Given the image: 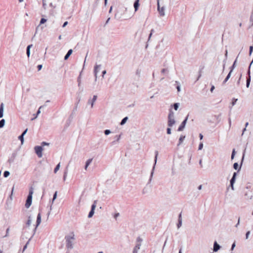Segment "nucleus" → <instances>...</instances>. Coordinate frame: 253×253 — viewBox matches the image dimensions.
I'll return each mask as SVG.
<instances>
[{"instance_id":"f257e3e1","label":"nucleus","mask_w":253,"mask_h":253,"mask_svg":"<svg viewBox=\"0 0 253 253\" xmlns=\"http://www.w3.org/2000/svg\"><path fill=\"white\" fill-rule=\"evenodd\" d=\"M75 239V235L74 232H70L65 236L66 246L68 248H73V241Z\"/></svg>"},{"instance_id":"f03ea898","label":"nucleus","mask_w":253,"mask_h":253,"mask_svg":"<svg viewBox=\"0 0 253 253\" xmlns=\"http://www.w3.org/2000/svg\"><path fill=\"white\" fill-rule=\"evenodd\" d=\"M139 0H135L133 5L134 11H129L128 13H127L126 15V18L130 19L131 17H132L134 15L135 12H136L138 10V7L139 6Z\"/></svg>"},{"instance_id":"7ed1b4c3","label":"nucleus","mask_w":253,"mask_h":253,"mask_svg":"<svg viewBox=\"0 0 253 253\" xmlns=\"http://www.w3.org/2000/svg\"><path fill=\"white\" fill-rule=\"evenodd\" d=\"M175 124L174 114L172 111L170 110L168 115V125L169 127L172 126Z\"/></svg>"},{"instance_id":"20e7f679","label":"nucleus","mask_w":253,"mask_h":253,"mask_svg":"<svg viewBox=\"0 0 253 253\" xmlns=\"http://www.w3.org/2000/svg\"><path fill=\"white\" fill-rule=\"evenodd\" d=\"M143 240L141 238L138 237L136 240V244L133 248L132 253H140V248Z\"/></svg>"},{"instance_id":"39448f33","label":"nucleus","mask_w":253,"mask_h":253,"mask_svg":"<svg viewBox=\"0 0 253 253\" xmlns=\"http://www.w3.org/2000/svg\"><path fill=\"white\" fill-rule=\"evenodd\" d=\"M34 193V189L33 188H31L29 191V194L28 196L27 199L26 200V202L25 204V206L27 208H29L32 204V197L33 194Z\"/></svg>"},{"instance_id":"423d86ee","label":"nucleus","mask_w":253,"mask_h":253,"mask_svg":"<svg viewBox=\"0 0 253 253\" xmlns=\"http://www.w3.org/2000/svg\"><path fill=\"white\" fill-rule=\"evenodd\" d=\"M35 153L37 155L39 158H42V151L43 148L41 146H36L34 147Z\"/></svg>"},{"instance_id":"0eeeda50","label":"nucleus","mask_w":253,"mask_h":253,"mask_svg":"<svg viewBox=\"0 0 253 253\" xmlns=\"http://www.w3.org/2000/svg\"><path fill=\"white\" fill-rule=\"evenodd\" d=\"M97 99V96L93 95V97L91 99H90L88 101V104L90 105L91 108H93L94 107V104Z\"/></svg>"},{"instance_id":"6e6552de","label":"nucleus","mask_w":253,"mask_h":253,"mask_svg":"<svg viewBox=\"0 0 253 253\" xmlns=\"http://www.w3.org/2000/svg\"><path fill=\"white\" fill-rule=\"evenodd\" d=\"M12 207V201L7 199L5 208L6 210H11Z\"/></svg>"},{"instance_id":"1a4fd4ad","label":"nucleus","mask_w":253,"mask_h":253,"mask_svg":"<svg viewBox=\"0 0 253 253\" xmlns=\"http://www.w3.org/2000/svg\"><path fill=\"white\" fill-rule=\"evenodd\" d=\"M158 10L159 12L160 15L161 16H164L165 15V8L164 7H161L159 5V3H158Z\"/></svg>"},{"instance_id":"9d476101","label":"nucleus","mask_w":253,"mask_h":253,"mask_svg":"<svg viewBox=\"0 0 253 253\" xmlns=\"http://www.w3.org/2000/svg\"><path fill=\"white\" fill-rule=\"evenodd\" d=\"M236 173L234 172L230 180V186L232 190H234V184L236 180Z\"/></svg>"},{"instance_id":"9b49d317","label":"nucleus","mask_w":253,"mask_h":253,"mask_svg":"<svg viewBox=\"0 0 253 253\" xmlns=\"http://www.w3.org/2000/svg\"><path fill=\"white\" fill-rule=\"evenodd\" d=\"M41 218H42V217H41V213H39L37 216L36 223V225H35V229H36L39 226L40 223H41V221H42Z\"/></svg>"},{"instance_id":"f8f14e48","label":"nucleus","mask_w":253,"mask_h":253,"mask_svg":"<svg viewBox=\"0 0 253 253\" xmlns=\"http://www.w3.org/2000/svg\"><path fill=\"white\" fill-rule=\"evenodd\" d=\"M188 120V117H187L186 119L182 122L181 125L179 126V127L178 128V130L180 131L183 130V129L185 127V126L186 125V124L187 123Z\"/></svg>"},{"instance_id":"ddd939ff","label":"nucleus","mask_w":253,"mask_h":253,"mask_svg":"<svg viewBox=\"0 0 253 253\" xmlns=\"http://www.w3.org/2000/svg\"><path fill=\"white\" fill-rule=\"evenodd\" d=\"M28 129H25L22 134L19 136L18 138L21 141V145H22L24 142V136L26 134Z\"/></svg>"},{"instance_id":"4468645a","label":"nucleus","mask_w":253,"mask_h":253,"mask_svg":"<svg viewBox=\"0 0 253 253\" xmlns=\"http://www.w3.org/2000/svg\"><path fill=\"white\" fill-rule=\"evenodd\" d=\"M95 208H96L95 204H93L91 206V210L89 212L88 215V218H91L93 216V215L94 213V210L95 209Z\"/></svg>"},{"instance_id":"2eb2a0df","label":"nucleus","mask_w":253,"mask_h":253,"mask_svg":"<svg viewBox=\"0 0 253 253\" xmlns=\"http://www.w3.org/2000/svg\"><path fill=\"white\" fill-rule=\"evenodd\" d=\"M220 246L217 243V242H214L213 248V251L214 252H217L220 249Z\"/></svg>"},{"instance_id":"dca6fc26","label":"nucleus","mask_w":253,"mask_h":253,"mask_svg":"<svg viewBox=\"0 0 253 253\" xmlns=\"http://www.w3.org/2000/svg\"><path fill=\"white\" fill-rule=\"evenodd\" d=\"M101 68L100 65H96L94 68V75L95 76V78H97V74L99 72Z\"/></svg>"},{"instance_id":"f3484780","label":"nucleus","mask_w":253,"mask_h":253,"mask_svg":"<svg viewBox=\"0 0 253 253\" xmlns=\"http://www.w3.org/2000/svg\"><path fill=\"white\" fill-rule=\"evenodd\" d=\"M4 111V104L1 103L0 105V118H2Z\"/></svg>"},{"instance_id":"a211bd4d","label":"nucleus","mask_w":253,"mask_h":253,"mask_svg":"<svg viewBox=\"0 0 253 253\" xmlns=\"http://www.w3.org/2000/svg\"><path fill=\"white\" fill-rule=\"evenodd\" d=\"M14 189V185H13V187L10 191V193L7 198L8 199H9V200H12V201L13 200V195Z\"/></svg>"},{"instance_id":"6ab92c4d","label":"nucleus","mask_w":253,"mask_h":253,"mask_svg":"<svg viewBox=\"0 0 253 253\" xmlns=\"http://www.w3.org/2000/svg\"><path fill=\"white\" fill-rule=\"evenodd\" d=\"M232 72H233V69H231L230 71L229 72V73L228 74L227 76L226 77V78H225V79L223 81V83H225L229 80V79L231 77V73H232Z\"/></svg>"},{"instance_id":"aec40b11","label":"nucleus","mask_w":253,"mask_h":253,"mask_svg":"<svg viewBox=\"0 0 253 253\" xmlns=\"http://www.w3.org/2000/svg\"><path fill=\"white\" fill-rule=\"evenodd\" d=\"M73 52V50L72 49H70L67 53L66 54V55L64 57V59L65 60H67L69 58V57L71 55V54Z\"/></svg>"},{"instance_id":"412c9836","label":"nucleus","mask_w":253,"mask_h":253,"mask_svg":"<svg viewBox=\"0 0 253 253\" xmlns=\"http://www.w3.org/2000/svg\"><path fill=\"white\" fill-rule=\"evenodd\" d=\"M34 219H35V218L33 216H29V219L27 222V224L28 226H30L31 224V223Z\"/></svg>"},{"instance_id":"4be33fe9","label":"nucleus","mask_w":253,"mask_h":253,"mask_svg":"<svg viewBox=\"0 0 253 253\" xmlns=\"http://www.w3.org/2000/svg\"><path fill=\"white\" fill-rule=\"evenodd\" d=\"M92 160L91 159H88L86 161L85 163V169L87 170L88 167L89 166L90 163H91Z\"/></svg>"},{"instance_id":"5701e85b","label":"nucleus","mask_w":253,"mask_h":253,"mask_svg":"<svg viewBox=\"0 0 253 253\" xmlns=\"http://www.w3.org/2000/svg\"><path fill=\"white\" fill-rule=\"evenodd\" d=\"M248 74L249 75V78L247 80V87H249L250 84L251 77H250V71L249 70Z\"/></svg>"},{"instance_id":"b1692460","label":"nucleus","mask_w":253,"mask_h":253,"mask_svg":"<svg viewBox=\"0 0 253 253\" xmlns=\"http://www.w3.org/2000/svg\"><path fill=\"white\" fill-rule=\"evenodd\" d=\"M5 121L4 119H2L0 120V128H2L5 125Z\"/></svg>"},{"instance_id":"393cba45","label":"nucleus","mask_w":253,"mask_h":253,"mask_svg":"<svg viewBox=\"0 0 253 253\" xmlns=\"http://www.w3.org/2000/svg\"><path fill=\"white\" fill-rule=\"evenodd\" d=\"M185 138V136H183V135L180 136V137L179 139V143H178V145H180L183 142Z\"/></svg>"},{"instance_id":"a878e982","label":"nucleus","mask_w":253,"mask_h":253,"mask_svg":"<svg viewBox=\"0 0 253 253\" xmlns=\"http://www.w3.org/2000/svg\"><path fill=\"white\" fill-rule=\"evenodd\" d=\"M32 46V45H29L27 47V54L28 57L30 56V48H31Z\"/></svg>"},{"instance_id":"bb28decb","label":"nucleus","mask_w":253,"mask_h":253,"mask_svg":"<svg viewBox=\"0 0 253 253\" xmlns=\"http://www.w3.org/2000/svg\"><path fill=\"white\" fill-rule=\"evenodd\" d=\"M128 120V118L127 117H125L121 121L120 124L121 125L123 126L124 125V124H126V121H127Z\"/></svg>"},{"instance_id":"cd10ccee","label":"nucleus","mask_w":253,"mask_h":253,"mask_svg":"<svg viewBox=\"0 0 253 253\" xmlns=\"http://www.w3.org/2000/svg\"><path fill=\"white\" fill-rule=\"evenodd\" d=\"M10 175V172L8 170H5L3 172V176L4 177H7Z\"/></svg>"},{"instance_id":"c85d7f7f","label":"nucleus","mask_w":253,"mask_h":253,"mask_svg":"<svg viewBox=\"0 0 253 253\" xmlns=\"http://www.w3.org/2000/svg\"><path fill=\"white\" fill-rule=\"evenodd\" d=\"M179 107V103H175L173 104V107L175 111H177Z\"/></svg>"},{"instance_id":"c756f323","label":"nucleus","mask_w":253,"mask_h":253,"mask_svg":"<svg viewBox=\"0 0 253 253\" xmlns=\"http://www.w3.org/2000/svg\"><path fill=\"white\" fill-rule=\"evenodd\" d=\"M49 143L45 142H42L41 143V146H42V148H43V147L45 146H49Z\"/></svg>"},{"instance_id":"7c9ffc66","label":"nucleus","mask_w":253,"mask_h":253,"mask_svg":"<svg viewBox=\"0 0 253 253\" xmlns=\"http://www.w3.org/2000/svg\"><path fill=\"white\" fill-rule=\"evenodd\" d=\"M60 168V164H58L56 166V168L54 169V172L56 173L57 171Z\"/></svg>"},{"instance_id":"2f4dec72","label":"nucleus","mask_w":253,"mask_h":253,"mask_svg":"<svg viewBox=\"0 0 253 253\" xmlns=\"http://www.w3.org/2000/svg\"><path fill=\"white\" fill-rule=\"evenodd\" d=\"M42 106H41V107L39 108V110H38V112H37V114L36 116H35L33 119H32V120H33V119H35L37 118V117L38 115L41 113V109H42Z\"/></svg>"},{"instance_id":"473e14b6","label":"nucleus","mask_w":253,"mask_h":253,"mask_svg":"<svg viewBox=\"0 0 253 253\" xmlns=\"http://www.w3.org/2000/svg\"><path fill=\"white\" fill-rule=\"evenodd\" d=\"M111 130H109V129H106L104 131V134L105 135H109L110 134H111Z\"/></svg>"},{"instance_id":"72a5a7b5","label":"nucleus","mask_w":253,"mask_h":253,"mask_svg":"<svg viewBox=\"0 0 253 253\" xmlns=\"http://www.w3.org/2000/svg\"><path fill=\"white\" fill-rule=\"evenodd\" d=\"M236 247V243L235 242H234L233 244L232 245L231 248V253H233L232 251L234 250L235 247Z\"/></svg>"},{"instance_id":"f704fd0d","label":"nucleus","mask_w":253,"mask_h":253,"mask_svg":"<svg viewBox=\"0 0 253 253\" xmlns=\"http://www.w3.org/2000/svg\"><path fill=\"white\" fill-rule=\"evenodd\" d=\"M120 214L119 213H115L113 215V217L115 219H117V218L119 216Z\"/></svg>"},{"instance_id":"c9c22d12","label":"nucleus","mask_w":253,"mask_h":253,"mask_svg":"<svg viewBox=\"0 0 253 253\" xmlns=\"http://www.w3.org/2000/svg\"><path fill=\"white\" fill-rule=\"evenodd\" d=\"M235 155V150L234 149L232 151V155H231V159L233 160L234 158V156Z\"/></svg>"},{"instance_id":"e433bc0d","label":"nucleus","mask_w":253,"mask_h":253,"mask_svg":"<svg viewBox=\"0 0 253 253\" xmlns=\"http://www.w3.org/2000/svg\"><path fill=\"white\" fill-rule=\"evenodd\" d=\"M46 22V19H44V18H42L40 21V24H42L43 23H44L45 22Z\"/></svg>"},{"instance_id":"4c0bfd02","label":"nucleus","mask_w":253,"mask_h":253,"mask_svg":"<svg viewBox=\"0 0 253 253\" xmlns=\"http://www.w3.org/2000/svg\"><path fill=\"white\" fill-rule=\"evenodd\" d=\"M233 167L234 169H238V164L237 163L234 164Z\"/></svg>"},{"instance_id":"58836bf2","label":"nucleus","mask_w":253,"mask_h":253,"mask_svg":"<svg viewBox=\"0 0 253 253\" xmlns=\"http://www.w3.org/2000/svg\"><path fill=\"white\" fill-rule=\"evenodd\" d=\"M57 192H56L54 195H53V199H52V202H53V201L56 199V197H57Z\"/></svg>"},{"instance_id":"ea45409f","label":"nucleus","mask_w":253,"mask_h":253,"mask_svg":"<svg viewBox=\"0 0 253 253\" xmlns=\"http://www.w3.org/2000/svg\"><path fill=\"white\" fill-rule=\"evenodd\" d=\"M203 148V143L201 142L199 146V150H202Z\"/></svg>"},{"instance_id":"a19ab883","label":"nucleus","mask_w":253,"mask_h":253,"mask_svg":"<svg viewBox=\"0 0 253 253\" xmlns=\"http://www.w3.org/2000/svg\"><path fill=\"white\" fill-rule=\"evenodd\" d=\"M250 235V231H248L247 233H246V239H248L249 238V237Z\"/></svg>"},{"instance_id":"79ce46f5","label":"nucleus","mask_w":253,"mask_h":253,"mask_svg":"<svg viewBox=\"0 0 253 253\" xmlns=\"http://www.w3.org/2000/svg\"><path fill=\"white\" fill-rule=\"evenodd\" d=\"M29 241H28L27 243L26 244V245L24 246V248H23V251H22V252H23L27 248V245L29 243Z\"/></svg>"},{"instance_id":"37998d69","label":"nucleus","mask_w":253,"mask_h":253,"mask_svg":"<svg viewBox=\"0 0 253 253\" xmlns=\"http://www.w3.org/2000/svg\"><path fill=\"white\" fill-rule=\"evenodd\" d=\"M167 130V133L168 134H171V129L170 127L168 128Z\"/></svg>"},{"instance_id":"c03bdc74","label":"nucleus","mask_w":253,"mask_h":253,"mask_svg":"<svg viewBox=\"0 0 253 253\" xmlns=\"http://www.w3.org/2000/svg\"><path fill=\"white\" fill-rule=\"evenodd\" d=\"M253 46H251L250 47V55H251V54L253 52Z\"/></svg>"},{"instance_id":"a18cd8bd","label":"nucleus","mask_w":253,"mask_h":253,"mask_svg":"<svg viewBox=\"0 0 253 253\" xmlns=\"http://www.w3.org/2000/svg\"><path fill=\"white\" fill-rule=\"evenodd\" d=\"M158 155V152H156V156H155V165H156V164L157 163Z\"/></svg>"},{"instance_id":"49530a36","label":"nucleus","mask_w":253,"mask_h":253,"mask_svg":"<svg viewBox=\"0 0 253 253\" xmlns=\"http://www.w3.org/2000/svg\"><path fill=\"white\" fill-rule=\"evenodd\" d=\"M236 63V60L235 61V62L233 63V66L231 67V69H233V70H234V68L235 67Z\"/></svg>"},{"instance_id":"de8ad7c7","label":"nucleus","mask_w":253,"mask_h":253,"mask_svg":"<svg viewBox=\"0 0 253 253\" xmlns=\"http://www.w3.org/2000/svg\"><path fill=\"white\" fill-rule=\"evenodd\" d=\"M237 101V99H235L234 100V101L232 103V104L233 106H234L235 104Z\"/></svg>"},{"instance_id":"09e8293b","label":"nucleus","mask_w":253,"mask_h":253,"mask_svg":"<svg viewBox=\"0 0 253 253\" xmlns=\"http://www.w3.org/2000/svg\"><path fill=\"white\" fill-rule=\"evenodd\" d=\"M14 155H15V154H14V153H13L12 157L11 158V159H10L9 160V161L10 162V161H14V159H12V157H14Z\"/></svg>"},{"instance_id":"8fccbe9b","label":"nucleus","mask_w":253,"mask_h":253,"mask_svg":"<svg viewBox=\"0 0 253 253\" xmlns=\"http://www.w3.org/2000/svg\"><path fill=\"white\" fill-rule=\"evenodd\" d=\"M38 68L39 70H41V69L42 68V65H38Z\"/></svg>"},{"instance_id":"3c124183","label":"nucleus","mask_w":253,"mask_h":253,"mask_svg":"<svg viewBox=\"0 0 253 253\" xmlns=\"http://www.w3.org/2000/svg\"><path fill=\"white\" fill-rule=\"evenodd\" d=\"M66 175H67V172H65L64 173V176H63V179H64V181L66 180Z\"/></svg>"},{"instance_id":"603ef678","label":"nucleus","mask_w":253,"mask_h":253,"mask_svg":"<svg viewBox=\"0 0 253 253\" xmlns=\"http://www.w3.org/2000/svg\"><path fill=\"white\" fill-rule=\"evenodd\" d=\"M68 24V22H65L63 25V27H65Z\"/></svg>"},{"instance_id":"864d4df0","label":"nucleus","mask_w":253,"mask_h":253,"mask_svg":"<svg viewBox=\"0 0 253 253\" xmlns=\"http://www.w3.org/2000/svg\"><path fill=\"white\" fill-rule=\"evenodd\" d=\"M106 73V71L105 70L103 71L102 72V77H104V75Z\"/></svg>"},{"instance_id":"5fc2aeb1","label":"nucleus","mask_w":253,"mask_h":253,"mask_svg":"<svg viewBox=\"0 0 253 253\" xmlns=\"http://www.w3.org/2000/svg\"><path fill=\"white\" fill-rule=\"evenodd\" d=\"M177 91H178V92L180 91V90H181L180 86H177Z\"/></svg>"},{"instance_id":"6e6d98bb","label":"nucleus","mask_w":253,"mask_h":253,"mask_svg":"<svg viewBox=\"0 0 253 253\" xmlns=\"http://www.w3.org/2000/svg\"><path fill=\"white\" fill-rule=\"evenodd\" d=\"M199 136H200V139L202 140L203 139V135L202 134H199Z\"/></svg>"},{"instance_id":"4d7b16f0","label":"nucleus","mask_w":253,"mask_h":253,"mask_svg":"<svg viewBox=\"0 0 253 253\" xmlns=\"http://www.w3.org/2000/svg\"><path fill=\"white\" fill-rule=\"evenodd\" d=\"M6 232V234L5 236H7L8 232H9V228H7Z\"/></svg>"},{"instance_id":"13d9d810","label":"nucleus","mask_w":253,"mask_h":253,"mask_svg":"<svg viewBox=\"0 0 253 253\" xmlns=\"http://www.w3.org/2000/svg\"><path fill=\"white\" fill-rule=\"evenodd\" d=\"M214 89V86H212L211 88V91L212 92Z\"/></svg>"},{"instance_id":"bf43d9fd","label":"nucleus","mask_w":253,"mask_h":253,"mask_svg":"<svg viewBox=\"0 0 253 253\" xmlns=\"http://www.w3.org/2000/svg\"><path fill=\"white\" fill-rule=\"evenodd\" d=\"M202 188V185H199V187H198V189L199 190H201Z\"/></svg>"},{"instance_id":"052dcab7","label":"nucleus","mask_w":253,"mask_h":253,"mask_svg":"<svg viewBox=\"0 0 253 253\" xmlns=\"http://www.w3.org/2000/svg\"><path fill=\"white\" fill-rule=\"evenodd\" d=\"M253 60H252V61L251 62V64L250 65L249 69L251 68V66L252 64H253Z\"/></svg>"},{"instance_id":"680f3d73","label":"nucleus","mask_w":253,"mask_h":253,"mask_svg":"<svg viewBox=\"0 0 253 253\" xmlns=\"http://www.w3.org/2000/svg\"><path fill=\"white\" fill-rule=\"evenodd\" d=\"M59 39V40H61L62 39V36L61 35H60L58 37Z\"/></svg>"},{"instance_id":"e2e57ef3","label":"nucleus","mask_w":253,"mask_h":253,"mask_svg":"<svg viewBox=\"0 0 253 253\" xmlns=\"http://www.w3.org/2000/svg\"><path fill=\"white\" fill-rule=\"evenodd\" d=\"M112 7H111L110 9V10H109V12H111V11H112Z\"/></svg>"},{"instance_id":"0e129e2a","label":"nucleus","mask_w":253,"mask_h":253,"mask_svg":"<svg viewBox=\"0 0 253 253\" xmlns=\"http://www.w3.org/2000/svg\"><path fill=\"white\" fill-rule=\"evenodd\" d=\"M178 253H182L181 249H180V250L179 251Z\"/></svg>"},{"instance_id":"69168bd1","label":"nucleus","mask_w":253,"mask_h":253,"mask_svg":"<svg viewBox=\"0 0 253 253\" xmlns=\"http://www.w3.org/2000/svg\"><path fill=\"white\" fill-rule=\"evenodd\" d=\"M248 124H249V123H246V126H248Z\"/></svg>"},{"instance_id":"338daca9","label":"nucleus","mask_w":253,"mask_h":253,"mask_svg":"<svg viewBox=\"0 0 253 253\" xmlns=\"http://www.w3.org/2000/svg\"><path fill=\"white\" fill-rule=\"evenodd\" d=\"M246 128H245L244 129V130H243V133L244 132V131H246Z\"/></svg>"},{"instance_id":"774afa93","label":"nucleus","mask_w":253,"mask_h":253,"mask_svg":"<svg viewBox=\"0 0 253 253\" xmlns=\"http://www.w3.org/2000/svg\"><path fill=\"white\" fill-rule=\"evenodd\" d=\"M24 0H19L20 2H22Z\"/></svg>"}]
</instances>
